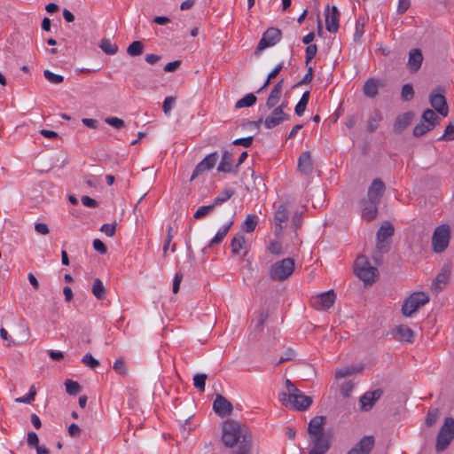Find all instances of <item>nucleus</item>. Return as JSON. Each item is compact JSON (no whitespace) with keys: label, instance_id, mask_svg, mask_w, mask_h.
<instances>
[{"label":"nucleus","instance_id":"nucleus-37","mask_svg":"<svg viewBox=\"0 0 454 454\" xmlns=\"http://www.w3.org/2000/svg\"><path fill=\"white\" fill-rule=\"evenodd\" d=\"M381 120V114L379 111H374L368 119V131L373 132L374 130H376Z\"/></svg>","mask_w":454,"mask_h":454},{"label":"nucleus","instance_id":"nucleus-15","mask_svg":"<svg viewBox=\"0 0 454 454\" xmlns=\"http://www.w3.org/2000/svg\"><path fill=\"white\" fill-rule=\"evenodd\" d=\"M383 394V391L380 388L373 391L365 392L359 398V408L361 411H369L372 409L376 401H378Z\"/></svg>","mask_w":454,"mask_h":454},{"label":"nucleus","instance_id":"nucleus-24","mask_svg":"<svg viewBox=\"0 0 454 454\" xmlns=\"http://www.w3.org/2000/svg\"><path fill=\"white\" fill-rule=\"evenodd\" d=\"M393 335L395 339L402 342L411 343L414 340V332L403 325H397L393 331Z\"/></svg>","mask_w":454,"mask_h":454},{"label":"nucleus","instance_id":"nucleus-38","mask_svg":"<svg viewBox=\"0 0 454 454\" xmlns=\"http://www.w3.org/2000/svg\"><path fill=\"white\" fill-rule=\"evenodd\" d=\"M144 51V44L140 41L132 42L127 48V53L131 57L139 56Z\"/></svg>","mask_w":454,"mask_h":454},{"label":"nucleus","instance_id":"nucleus-53","mask_svg":"<svg viewBox=\"0 0 454 454\" xmlns=\"http://www.w3.org/2000/svg\"><path fill=\"white\" fill-rule=\"evenodd\" d=\"M356 370L354 367H346V368L338 369L335 372V378L338 380L342 379L346 376H349V375L356 373Z\"/></svg>","mask_w":454,"mask_h":454},{"label":"nucleus","instance_id":"nucleus-54","mask_svg":"<svg viewBox=\"0 0 454 454\" xmlns=\"http://www.w3.org/2000/svg\"><path fill=\"white\" fill-rule=\"evenodd\" d=\"M317 51V47L316 44H309L307 46L306 51H305V59H306L307 64L309 62H310L315 58Z\"/></svg>","mask_w":454,"mask_h":454},{"label":"nucleus","instance_id":"nucleus-55","mask_svg":"<svg viewBox=\"0 0 454 454\" xmlns=\"http://www.w3.org/2000/svg\"><path fill=\"white\" fill-rule=\"evenodd\" d=\"M437 417H438V410L437 409L429 410L427 412V418H426V424L428 427L433 426L436 422Z\"/></svg>","mask_w":454,"mask_h":454},{"label":"nucleus","instance_id":"nucleus-20","mask_svg":"<svg viewBox=\"0 0 454 454\" xmlns=\"http://www.w3.org/2000/svg\"><path fill=\"white\" fill-rule=\"evenodd\" d=\"M385 190L386 186L384 182L380 178H376L372 181L368 189L367 199L380 203Z\"/></svg>","mask_w":454,"mask_h":454},{"label":"nucleus","instance_id":"nucleus-10","mask_svg":"<svg viewBox=\"0 0 454 454\" xmlns=\"http://www.w3.org/2000/svg\"><path fill=\"white\" fill-rule=\"evenodd\" d=\"M281 37L282 33L280 29L277 27H269L262 34V36L254 51V55L259 57L263 50L276 45L281 40Z\"/></svg>","mask_w":454,"mask_h":454},{"label":"nucleus","instance_id":"nucleus-63","mask_svg":"<svg viewBox=\"0 0 454 454\" xmlns=\"http://www.w3.org/2000/svg\"><path fill=\"white\" fill-rule=\"evenodd\" d=\"M81 200H82V203L83 204V206L88 207L95 208L98 206V203L94 199H92L89 196H82Z\"/></svg>","mask_w":454,"mask_h":454},{"label":"nucleus","instance_id":"nucleus-62","mask_svg":"<svg viewBox=\"0 0 454 454\" xmlns=\"http://www.w3.org/2000/svg\"><path fill=\"white\" fill-rule=\"evenodd\" d=\"M93 248L101 254H106L107 251L106 245L98 239L93 240Z\"/></svg>","mask_w":454,"mask_h":454},{"label":"nucleus","instance_id":"nucleus-39","mask_svg":"<svg viewBox=\"0 0 454 454\" xmlns=\"http://www.w3.org/2000/svg\"><path fill=\"white\" fill-rule=\"evenodd\" d=\"M258 223V216L256 215H248L244 222L243 230L246 232H252Z\"/></svg>","mask_w":454,"mask_h":454},{"label":"nucleus","instance_id":"nucleus-9","mask_svg":"<svg viewBox=\"0 0 454 454\" xmlns=\"http://www.w3.org/2000/svg\"><path fill=\"white\" fill-rule=\"evenodd\" d=\"M439 124V117L431 110L427 109L423 112L421 121L413 129V135L419 137L428 131L434 129Z\"/></svg>","mask_w":454,"mask_h":454},{"label":"nucleus","instance_id":"nucleus-47","mask_svg":"<svg viewBox=\"0 0 454 454\" xmlns=\"http://www.w3.org/2000/svg\"><path fill=\"white\" fill-rule=\"evenodd\" d=\"M414 96V90L411 84H404L402 88L401 97L403 101H410Z\"/></svg>","mask_w":454,"mask_h":454},{"label":"nucleus","instance_id":"nucleus-64","mask_svg":"<svg viewBox=\"0 0 454 454\" xmlns=\"http://www.w3.org/2000/svg\"><path fill=\"white\" fill-rule=\"evenodd\" d=\"M180 66H181V61L180 60H175V61L168 63L164 67L163 70L165 72H168V73L175 72Z\"/></svg>","mask_w":454,"mask_h":454},{"label":"nucleus","instance_id":"nucleus-36","mask_svg":"<svg viewBox=\"0 0 454 454\" xmlns=\"http://www.w3.org/2000/svg\"><path fill=\"white\" fill-rule=\"evenodd\" d=\"M99 48L108 55H114L118 51V46L113 43L110 39L103 38L100 41Z\"/></svg>","mask_w":454,"mask_h":454},{"label":"nucleus","instance_id":"nucleus-16","mask_svg":"<svg viewBox=\"0 0 454 454\" xmlns=\"http://www.w3.org/2000/svg\"><path fill=\"white\" fill-rule=\"evenodd\" d=\"M214 411L221 418H224L232 412L233 406L223 395L217 394L213 403Z\"/></svg>","mask_w":454,"mask_h":454},{"label":"nucleus","instance_id":"nucleus-56","mask_svg":"<svg viewBox=\"0 0 454 454\" xmlns=\"http://www.w3.org/2000/svg\"><path fill=\"white\" fill-rule=\"evenodd\" d=\"M100 231L108 237H113L115 234L116 223H105L101 226Z\"/></svg>","mask_w":454,"mask_h":454},{"label":"nucleus","instance_id":"nucleus-18","mask_svg":"<svg viewBox=\"0 0 454 454\" xmlns=\"http://www.w3.org/2000/svg\"><path fill=\"white\" fill-rule=\"evenodd\" d=\"M379 202L368 199H364L360 202L362 218L370 222L373 220L378 214Z\"/></svg>","mask_w":454,"mask_h":454},{"label":"nucleus","instance_id":"nucleus-26","mask_svg":"<svg viewBox=\"0 0 454 454\" xmlns=\"http://www.w3.org/2000/svg\"><path fill=\"white\" fill-rule=\"evenodd\" d=\"M414 114L411 112L398 115L394 123V131L396 134L402 133L411 123Z\"/></svg>","mask_w":454,"mask_h":454},{"label":"nucleus","instance_id":"nucleus-49","mask_svg":"<svg viewBox=\"0 0 454 454\" xmlns=\"http://www.w3.org/2000/svg\"><path fill=\"white\" fill-rule=\"evenodd\" d=\"M82 362L88 367L95 369L99 366V361L92 356L90 353H87L83 356Z\"/></svg>","mask_w":454,"mask_h":454},{"label":"nucleus","instance_id":"nucleus-42","mask_svg":"<svg viewBox=\"0 0 454 454\" xmlns=\"http://www.w3.org/2000/svg\"><path fill=\"white\" fill-rule=\"evenodd\" d=\"M65 386L66 391L71 395H77L82 389L80 384L77 381H74L72 380H67L65 381Z\"/></svg>","mask_w":454,"mask_h":454},{"label":"nucleus","instance_id":"nucleus-25","mask_svg":"<svg viewBox=\"0 0 454 454\" xmlns=\"http://www.w3.org/2000/svg\"><path fill=\"white\" fill-rule=\"evenodd\" d=\"M383 86V82L376 78L368 79L363 87L364 94L371 98H375L379 93V89Z\"/></svg>","mask_w":454,"mask_h":454},{"label":"nucleus","instance_id":"nucleus-17","mask_svg":"<svg viewBox=\"0 0 454 454\" xmlns=\"http://www.w3.org/2000/svg\"><path fill=\"white\" fill-rule=\"evenodd\" d=\"M290 115L281 111V107H273V111L268 115L264 121V126L266 129H273L284 121L289 120Z\"/></svg>","mask_w":454,"mask_h":454},{"label":"nucleus","instance_id":"nucleus-50","mask_svg":"<svg viewBox=\"0 0 454 454\" xmlns=\"http://www.w3.org/2000/svg\"><path fill=\"white\" fill-rule=\"evenodd\" d=\"M440 141H452L454 140V124L450 123L441 137H439Z\"/></svg>","mask_w":454,"mask_h":454},{"label":"nucleus","instance_id":"nucleus-41","mask_svg":"<svg viewBox=\"0 0 454 454\" xmlns=\"http://www.w3.org/2000/svg\"><path fill=\"white\" fill-rule=\"evenodd\" d=\"M35 395H36V388L33 385L30 387L29 391L26 395H24L22 397H17L15 399V402L19 403H31L35 400Z\"/></svg>","mask_w":454,"mask_h":454},{"label":"nucleus","instance_id":"nucleus-52","mask_svg":"<svg viewBox=\"0 0 454 454\" xmlns=\"http://www.w3.org/2000/svg\"><path fill=\"white\" fill-rule=\"evenodd\" d=\"M267 318H268V313L265 311H260L258 313V315L256 316V322L254 325L255 330L262 331L263 325H264L265 321L267 320Z\"/></svg>","mask_w":454,"mask_h":454},{"label":"nucleus","instance_id":"nucleus-30","mask_svg":"<svg viewBox=\"0 0 454 454\" xmlns=\"http://www.w3.org/2000/svg\"><path fill=\"white\" fill-rule=\"evenodd\" d=\"M233 224V222L231 221L230 223L224 224L223 226H222L218 231L216 232V234L214 236V238L210 240L209 244H208V247H213L220 243H222V241L224 239V238L226 237V235L228 234L231 227L232 226Z\"/></svg>","mask_w":454,"mask_h":454},{"label":"nucleus","instance_id":"nucleus-14","mask_svg":"<svg viewBox=\"0 0 454 454\" xmlns=\"http://www.w3.org/2000/svg\"><path fill=\"white\" fill-rule=\"evenodd\" d=\"M325 28L330 33H337L339 30L340 12L336 6L326 5L325 11Z\"/></svg>","mask_w":454,"mask_h":454},{"label":"nucleus","instance_id":"nucleus-22","mask_svg":"<svg viewBox=\"0 0 454 454\" xmlns=\"http://www.w3.org/2000/svg\"><path fill=\"white\" fill-rule=\"evenodd\" d=\"M284 87V80L281 79L278 81L274 87L272 88L271 91L270 92V95L266 100V107L268 109H272L273 107H276V106L278 104L281 96H282V90Z\"/></svg>","mask_w":454,"mask_h":454},{"label":"nucleus","instance_id":"nucleus-23","mask_svg":"<svg viewBox=\"0 0 454 454\" xmlns=\"http://www.w3.org/2000/svg\"><path fill=\"white\" fill-rule=\"evenodd\" d=\"M394 226L389 222H385L377 231V248L381 250L384 247L383 242L394 235Z\"/></svg>","mask_w":454,"mask_h":454},{"label":"nucleus","instance_id":"nucleus-13","mask_svg":"<svg viewBox=\"0 0 454 454\" xmlns=\"http://www.w3.org/2000/svg\"><path fill=\"white\" fill-rule=\"evenodd\" d=\"M335 294L333 290L319 294L311 300L312 306L317 309H328L335 301Z\"/></svg>","mask_w":454,"mask_h":454},{"label":"nucleus","instance_id":"nucleus-43","mask_svg":"<svg viewBox=\"0 0 454 454\" xmlns=\"http://www.w3.org/2000/svg\"><path fill=\"white\" fill-rule=\"evenodd\" d=\"M267 250L274 255H281L284 253L282 244L277 240H270L267 246Z\"/></svg>","mask_w":454,"mask_h":454},{"label":"nucleus","instance_id":"nucleus-1","mask_svg":"<svg viewBox=\"0 0 454 454\" xmlns=\"http://www.w3.org/2000/svg\"><path fill=\"white\" fill-rule=\"evenodd\" d=\"M325 416H316L308 424V435L311 446L309 454H325L331 448L332 435L325 431Z\"/></svg>","mask_w":454,"mask_h":454},{"label":"nucleus","instance_id":"nucleus-27","mask_svg":"<svg viewBox=\"0 0 454 454\" xmlns=\"http://www.w3.org/2000/svg\"><path fill=\"white\" fill-rule=\"evenodd\" d=\"M423 56L422 52L419 49H413L409 53V59L407 63L408 69L411 73L417 72L422 64Z\"/></svg>","mask_w":454,"mask_h":454},{"label":"nucleus","instance_id":"nucleus-61","mask_svg":"<svg viewBox=\"0 0 454 454\" xmlns=\"http://www.w3.org/2000/svg\"><path fill=\"white\" fill-rule=\"evenodd\" d=\"M0 337L3 340L8 341V344H7L8 346H10L12 344V345H20V342H15L13 340V339L9 335L8 332L4 327L0 328Z\"/></svg>","mask_w":454,"mask_h":454},{"label":"nucleus","instance_id":"nucleus-32","mask_svg":"<svg viewBox=\"0 0 454 454\" xmlns=\"http://www.w3.org/2000/svg\"><path fill=\"white\" fill-rule=\"evenodd\" d=\"M449 277L450 270L445 269L442 270L433 282V289L436 292L442 290L447 284Z\"/></svg>","mask_w":454,"mask_h":454},{"label":"nucleus","instance_id":"nucleus-31","mask_svg":"<svg viewBox=\"0 0 454 454\" xmlns=\"http://www.w3.org/2000/svg\"><path fill=\"white\" fill-rule=\"evenodd\" d=\"M231 249L233 254H239L242 249H245L244 255L247 254L246 247V239L244 235L238 234L235 236L231 242Z\"/></svg>","mask_w":454,"mask_h":454},{"label":"nucleus","instance_id":"nucleus-40","mask_svg":"<svg viewBox=\"0 0 454 454\" xmlns=\"http://www.w3.org/2000/svg\"><path fill=\"white\" fill-rule=\"evenodd\" d=\"M207 379V375L205 373H198L193 377V385L199 389L200 392L205 391L206 380Z\"/></svg>","mask_w":454,"mask_h":454},{"label":"nucleus","instance_id":"nucleus-35","mask_svg":"<svg viewBox=\"0 0 454 454\" xmlns=\"http://www.w3.org/2000/svg\"><path fill=\"white\" fill-rule=\"evenodd\" d=\"M257 101V98L253 93H248L239 100H238L235 104V107L237 109H240L243 107H250L254 106Z\"/></svg>","mask_w":454,"mask_h":454},{"label":"nucleus","instance_id":"nucleus-7","mask_svg":"<svg viewBox=\"0 0 454 454\" xmlns=\"http://www.w3.org/2000/svg\"><path fill=\"white\" fill-rule=\"evenodd\" d=\"M429 301V296L424 292L411 294L402 306V313L405 317H411L419 309Z\"/></svg>","mask_w":454,"mask_h":454},{"label":"nucleus","instance_id":"nucleus-34","mask_svg":"<svg viewBox=\"0 0 454 454\" xmlns=\"http://www.w3.org/2000/svg\"><path fill=\"white\" fill-rule=\"evenodd\" d=\"M234 193L235 190L233 188L224 189L217 195V197L215 198L212 203L215 205V207L222 205L223 203L226 202L229 199H231Z\"/></svg>","mask_w":454,"mask_h":454},{"label":"nucleus","instance_id":"nucleus-60","mask_svg":"<svg viewBox=\"0 0 454 454\" xmlns=\"http://www.w3.org/2000/svg\"><path fill=\"white\" fill-rule=\"evenodd\" d=\"M253 139H254L253 137L237 138L232 142V144L234 145H242L244 147H250L252 145Z\"/></svg>","mask_w":454,"mask_h":454},{"label":"nucleus","instance_id":"nucleus-4","mask_svg":"<svg viewBox=\"0 0 454 454\" xmlns=\"http://www.w3.org/2000/svg\"><path fill=\"white\" fill-rule=\"evenodd\" d=\"M355 273L365 285H372L376 281L377 268L372 266L366 256L360 255L355 261Z\"/></svg>","mask_w":454,"mask_h":454},{"label":"nucleus","instance_id":"nucleus-8","mask_svg":"<svg viewBox=\"0 0 454 454\" xmlns=\"http://www.w3.org/2000/svg\"><path fill=\"white\" fill-rule=\"evenodd\" d=\"M450 239V228L448 224H442L435 228L432 236L433 250L441 254L446 250Z\"/></svg>","mask_w":454,"mask_h":454},{"label":"nucleus","instance_id":"nucleus-59","mask_svg":"<svg viewBox=\"0 0 454 454\" xmlns=\"http://www.w3.org/2000/svg\"><path fill=\"white\" fill-rule=\"evenodd\" d=\"M410 6L411 0H398V5L396 9L397 14H403L410 8Z\"/></svg>","mask_w":454,"mask_h":454},{"label":"nucleus","instance_id":"nucleus-44","mask_svg":"<svg viewBox=\"0 0 454 454\" xmlns=\"http://www.w3.org/2000/svg\"><path fill=\"white\" fill-rule=\"evenodd\" d=\"M43 76L49 82L52 84H59L64 81V77L62 75L54 74L50 70H44Z\"/></svg>","mask_w":454,"mask_h":454},{"label":"nucleus","instance_id":"nucleus-3","mask_svg":"<svg viewBox=\"0 0 454 454\" xmlns=\"http://www.w3.org/2000/svg\"><path fill=\"white\" fill-rule=\"evenodd\" d=\"M286 387L287 393L279 394V401L284 406L301 411H306L311 406L312 397L302 393L288 379L286 380Z\"/></svg>","mask_w":454,"mask_h":454},{"label":"nucleus","instance_id":"nucleus-57","mask_svg":"<svg viewBox=\"0 0 454 454\" xmlns=\"http://www.w3.org/2000/svg\"><path fill=\"white\" fill-rule=\"evenodd\" d=\"M295 356V352L294 350H293L292 348H288L287 350H286V352L281 356V357L279 358V360L278 362H276V365H279L286 361H289V360H292Z\"/></svg>","mask_w":454,"mask_h":454},{"label":"nucleus","instance_id":"nucleus-21","mask_svg":"<svg viewBox=\"0 0 454 454\" xmlns=\"http://www.w3.org/2000/svg\"><path fill=\"white\" fill-rule=\"evenodd\" d=\"M288 219V210L285 204H280L274 213L275 232L279 234L283 231L285 223Z\"/></svg>","mask_w":454,"mask_h":454},{"label":"nucleus","instance_id":"nucleus-5","mask_svg":"<svg viewBox=\"0 0 454 454\" xmlns=\"http://www.w3.org/2000/svg\"><path fill=\"white\" fill-rule=\"evenodd\" d=\"M295 263L292 258H285L274 262L270 268V278L273 281H284L294 271Z\"/></svg>","mask_w":454,"mask_h":454},{"label":"nucleus","instance_id":"nucleus-45","mask_svg":"<svg viewBox=\"0 0 454 454\" xmlns=\"http://www.w3.org/2000/svg\"><path fill=\"white\" fill-rule=\"evenodd\" d=\"M215 208V205L213 203L207 205V206H202L200 207L195 214L193 215L194 219H200L204 217L205 215H208L210 212H212Z\"/></svg>","mask_w":454,"mask_h":454},{"label":"nucleus","instance_id":"nucleus-6","mask_svg":"<svg viewBox=\"0 0 454 454\" xmlns=\"http://www.w3.org/2000/svg\"><path fill=\"white\" fill-rule=\"evenodd\" d=\"M454 438V419L446 418L436 438L435 450H445Z\"/></svg>","mask_w":454,"mask_h":454},{"label":"nucleus","instance_id":"nucleus-11","mask_svg":"<svg viewBox=\"0 0 454 454\" xmlns=\"http://www.w3.org/2000/svg\"><path fill=\"white\" fill-rule=\"evenodd\" d=\"M429 103L431 106L441 115L446 117L449 114V107L444 90L438 88L434 90L429 95Z\"/></svg>","mask_w":454,"mask_h":454},{"label":"nucleus","instance_id":"nucleus-19","mask_svg":"<svg viewBox=\"0 0 454 454\" xmlns=\"http://www.w3.org/2000/svg\"><path fill=\"white\" fill-rule=\"evenodd\" d=\"M374 445L373 436H364L348 454H370Z\"/></svg>","mask_w":454,"mask_h":454},{"label":"nucleus","instance_id":"nucleus-33","mask_svg":"<svg viewBox=\"0 0 454 454\" xmlns=\"http://www.w3.org/2000/svg\"><path fill=\"white\" fill-rule=\"evenodd\" d=\"M91 292L98 300H103L106 297V290L99 278L94 279Z\"/></svg>","mask_w":454,"mask_h":454},{"label":"nucleus","instance_id":"nucleus-48","mask_svg":"<svg viewBox=\"0 0 454 454\" xmlns=\"http://www.w3.org/2000/svg\"><path fill=\"white\" fill-rule=\"evenodd\" d=\"M113 369L116 373L122 376H125L128 373V369L122 358H119L114 363Z\"/></svg>","mask_w":454,"mask_h":454},{"label":"nucleus","instance_id":"nucleus-58","mask_svg":"<svg viewBox=\"0 0 454 454\" xmlns=\"http://www.w3.org/2000/svg\"><path fill=\"white\" fill-rule=\"evenodd\" d=\"M354 384L351 381L344 382L340 387V393L343 396L348 397L353 391Z\"/></svg>","mask_w":454,"mask_h":454},{"label":"nucleus","instance_id":"nucleus-29","mask_svg":"<svg viewBox=\"0 0 454 454\" xmlns=\"http://www.w3.org/2000/svg\"><path fill=\"white\" fill-rule=\"evenodd\" d=\"M219 172L231 173L233 170L232 153L224 151L221 161L217 167Z\"/></svg>","mask_w":454,"mask_h":454},{"label":"nucleus","instance_id":"nucleus-2","mask_svg":"<svg viewBox=\"0 0 454 454\" xmlns=\"http://www.w3.org/2000/svg\"><path fill=\"white\" fill-rule=\"evenodd\" d=\"M222 440L227 448L252 445V435L248 428L239 421L228 419L223 426Z\"/></svg>","mask_w":454,"mask_h":454},{"label":"nucleus","instance_id":"nucleus-46","mask_svg":"<svg viewBox=\"0 0 454 454\" xmlns=\"http://www.w3.org/2000/svg\"><path fill=\"white\" fill-rule=\"evenodd\" d=\"M176 101V98L174 96H168V97L165 98L163 104H162V110L166 115L170 114V112H171Z\"/></svg>","mask_w":454,"mask_h":454},{"label":"nucleus","instance_id":"nucleus-28","mask_svg":"<svg viewBox=\"0 0 454 454\" xmlns=\"http://www.w3.org/2000/svg\"><path fill=\"white\" fill-rule=\"evenodd\" d=\"M298 169L304 175H309L313 170V164L309 152L302 153L298 160Z\"/></svg>","mask_w":454,"mask_h":454},{"label":"nucleus","instance_id":"nucleus-12","mask_svg":"<svg viewBox=\"0 0 454 454\" xmlns=\"http://www.w3.org/2000/svg\"><path fill=\"white\" fill-rule=\"evenodd\" d=\"M218 160L217 152H214L207 155L200 162H199L191 176V180H194L199 176L202 175L205 171L212 169Z\"/></svg>","mask_w":454,"mask_h":454},{"label":"nucleus","instance_id":"nucleus-51","mask_svg":"<svg viewBox=\"0 0 454 454\" xmlns=\"http://www.w3.org/2000/svg\"><path fill=\"white\" fill-rule=\"evenodd\" d=\"M105 121L108 125H110V126H112V127H114V128H115L117 129H122L125 126V122H124L123 120H121V119H120L118 117H114V116L106 117L105 119Z\"/></svg>","mask_w":454,"mask_h":454}]
</instances>
